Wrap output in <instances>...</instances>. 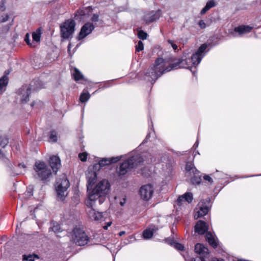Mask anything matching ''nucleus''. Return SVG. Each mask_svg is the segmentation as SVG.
Returning <instances> with one entry per match:
<instances>
[{
    "instance_id": "obj_27",
    "label": "nucleus",
    "mask_w": 261,
    "mask_h": 261,
    "mask_svg": "<svg viewBox=\"0 0 261 261\" xmlns=\"http://www.w3.org/2000/svg\"><path fill=\"white\" fill-rule=\"evenodd\" d=\"M154 233L153 228H147L143 232V237L145 239H149L152 238Z\"/></svg>"
},
{
    "instance_id": "obj_15",
    "label": "nucleus",
    "mask_w": 261,
    "mask_h": 261,
    "mask_svg": "<svg viewBox=\"0 0 261 261\" xmlns=\"http://www.w3.org/2000/svg\"><path fill=\"white\" fill-rule=\"evenodd\" d=\"M94 170H96L95 168H93V167L92 168H89L86 173V178L87 179L88 190H89L90 188H92V185L96 181L97 174Z\"/></svg>"
},
{
    "instance_id": "obj_41",
    "label": "nucleus",
    "mask_w": 261,
    "mask_h": 261,
    "mask_svg": "<svg viewBox=\"0 0 261 261\" xmlns=\"http://www.w3.org/2000/svg\"><path fill=\"white\" fill-rule=\"evenodd\" d=\"M198 25L201 29H204L206 27L205 23L202 20H201L198 22Z\"/></svg>"
},
{
    "instance_id": "obj_12",
    "label": "nucleus",
    "mask_w": 261,
    "mask_h": 261,
    "mask_svg": "<svg viewBox=\"0 0 261 261\" xmlns=\"http://www.w3.org/2000/svg\"><path fill=\"white\" fill-rule=\"evenodd\" d=\"M153 192V186L150 184L142 186L140 190L141 198L145 200H148L151 198Z\"/></svg>"
},
{
    "instance_id": "obj_33",
    "label": "nucleus",
    "mask_w": 261,
    "mask_h": 261,
    "mask_svg": "<svg viewBox=\"0 0 261 261\" xmlns=\"http://www.w3.org/2000/svg\"><path fill=\"white\" fill-rule=\"evenodd\" d=\"M147 33L144 32L143 31L141 30L138 32V38L141 39H142V40L146 39L147 38Z\"/></svg>"
},
{
    "instance_id": "obj_36",
    "label": "nucleus",
    "mask_w": 261,
    "mask_h": 261,
    "mask_svg": "<svg viewBox=\"0 0 261 261\" xmlns=\"http://www.w3.org/2000/svg\"><path fill=\"white\" fill-rule=\"evenodd\" d=\"M0 160L4 163L7 164L9 162V159L6 158L4 153L0 150Z\"/></svg>"
},
{
    "instance_id": "obj_52",
    "label": "nucleus",
    "mask_w": 261,
    "mask_h": 261,
    "mask_svg": "<svg viewBox=\"0 0 261 261\" xmlns=\"http://www.w3.org/2000/svg\"><path fill=\"white\" fill-rule=\"evenodd\" d=\"M198 141H197L196 142V143L194 144L193 147H195V148H196L198 147Z\"/></svg>"
},
{
    "instance_id": "obj_50",
    "label": "nucleus",
    "mask_w": 261,
    "mask_h": 261,
    "mask_svg": "<svg viewBox=\"0 0 261 261\" xmlns=\"http://www.w3.org/2000/svg\"><path fill=\"white\" fill-rule=\"evenodd\" d=\"M149 137H150V134H148L146 136V137L145 139V140L143 141V143H146L147 142V140L149 139Z\"/></svg>"
},
{
    "instance_id": "obj_29",
    "label": "nucleus",
    "mask_w": 261,
    "mask_h": 261,
    "mask_svg": "<svg viewBox=\"0 0 261 261\" xmlns=\"http://www.w3.org/2000/svg\"><path fill=\"white\" fill-rule=\"evenodd\" d=\"M90 98V95L88 92H83L81 94L80 100L82 102H85L88 100Z\"/></svg>"
},
{
    "instance_id": "obj_58",
    "label": "nucleus",
    "mask_w": 261,
    "mask_h": 261,
    "mask_svg": "<svg viewBox=\"0 0 261 261\" xmlns=\"http://www.w3.org/2000/svg\"><path fill=\"white\" fill-rule=\"evenodd\" d=\"M196 153H197L198 154H199V152H198V151H197L196 152V153H195V154H194V155H196Z\"/></svg>"
},
{
    "instance_id": "obj_2",
    "label": "nucleus",
    "mask_w": 261,
    "mask_h": 261,
    "mask_svg": "<svg viewBox=\"0 0 261 261\" xmlns=\"http://www.w3.org/2000/svg\"><path fill=\"white\" fill-rule=\"evenodd\" d=\"M151 155L149 153H142L141 154L133 153L128 159L122 163L119 168L117 170L118 175L123 176L125 175L130 169L137 167L142 163L149 164L153 163L152 159H149Z\"/></svg>"
},
{
    "instance_id": "obj_35",
    "label": "nucleus",
    "mask_w": 261,
    "mask_h": 261,
    "mask_svg": "<svg viewBox=\"0 0 261 261\" xmlns=\"http://www.w3.org/2000/svg\"><path fill=\"white\" fill-rule=\"evenodd\" d=\"M35 258H38V256L37 255H35L34 256L29 255L27 256L25 255H23V260H26L27 261H34V259Z\"/></svg>"
},
{
    "instance_id": "obj_57",
    "label": "nucleus",
    "mask_w": 261,
    "mask_h": 261,
    "mask_svg": "<svg viewBox=\"0 0 261 261\" xmlns=\"http://www.w3.org/2000/svg\"><path fill=\"white\" fill-rule=\"evenodd\" d=\"M34 105H35V102H33L31 103V107H34Z\"/></svg>"
},
{
    "instance_id": "obj_44",
    "label": "nucleus",
    "mask_w": 261,
    "mask_h": 261,
    "mask_svg": "<svg viewBox=\"0 0 261 261\" xmlns=\"http://www.w3.org/2000/svg\"><path fill=\"white\" fill-rule=\"evenodd\" d=\"M187 261H204V259L201 257H196L195 258H191Z\"/></svg>"
},
{
    "instance_id": "obj_53",
    "label": "nucleus",
    "mask_w": 261,
    "mask_h": 261,
    "mask_svg": "<svg viewBox=\"0 0 261 261\" xmlns=\"http://www.w3.org/2000/svg\"><path fill=\"white\" fill-rule=\"evenodd\" d=\"M112 224V222L111 221H110V222H108L107 223H106V224L108 226V227L110 226Z\"/></svg>"
},
{
    "instance_id": "obj_34",
    "label": "nucleus",
    "mask_w": 261,
    "mask_h": 261,
    "mask_svg": "<svg viewBox=\"0 0 261 261\" xmlns=\"http://www.w3.org/2000/svg\"><path fill=\"white\" fill-rule=\"evenodd\" d=\"M144 49L143 43L141 41H139L138 44L136 45V50L137 51H140Z\"/></svg>"
},
{
    "instance_id": "obj_21",
    "label": "nucleus",
    "mask_w": 261,
    "mask_h": 261,
    "mask_svg": "<svg viewBox=\"0 0 261 261\" xmlns=\"http://www.w3.org/2000/svg\"><path fill=\"white\" fill-rule=\"evenodd\" d=\"M195 251L196 253L201 256H205L208 253V249L201 244L198 243L195 245Z\"/></svg>"
},
{
    "instance_id": "obj_7",
    "label": "nucleus",
    "mask_w": 261,
    "mask_h": 261,
    "mask_svg": "<svg viewBox=\"0 0 261 261\" xmlns=\"http://www.w3.org/2000/svg\"><path fill=\"white\" fill-rule=\"evenodd\" d=\"M34 170L38 177L42 180L48 178L51 174L50 170L44 162H36Z\"/></svg>"
},
{
    "instance_id": "obj_22",
    "label": "nucleus",
    "mask_w": 261,
    "mask_h": 261,
    "mask_svg": "<svg viewBox=\"0 0 261 261\" xmlns=\"http://www.w3.org/2000/svg\"><path fill=\"white\" fill-rule=\"evenodd\" d=\"M8 84V77L4 75L0 78V94H3L6 90Z\"/></svg>"
},
{
    "instance_id": "obj_46",
    "label": "nucleus",
    "mask_w": 261,
    "mask_h": 261,
    "mask_svg": "<svg viewBox=\"0 0 261 261\" xmlns=\"http://www.w3.org/2000/svg\"><path fill=\"white\" fill-rule=\"evenodd\" d=\"M9 16L8 15H5L2 16L1 19V22H5L8 20Z\"/></svg>"
},
{
    "instance_id": "obj_47",
    "label": "nucleus",
    "mask_w": 261,
    "mask_h": 261,
    "mask_svg": "<svg viewBox=\"0 0 261 261\" xmlns=\"http://www.w3.org/2000/svg\"><path fill=\"white\" fill-rule=\"evenodd\" d=\"M25 42H27V43L30 45L31 46H33L32 44L30 43V39H29V35L28 34H27L26 35H25V39H24Z\"/></svg>"
},
{
    "instance_id": "obj_18",
    "label": "nucleus",
    "mask_w": 261,
    "mask_h": 261,
    "mask_svg": "<svg viewBox=\"0 0 261 261\" xmlns=\"http://www.w3.org/2000/svg\"><path fill=\"white\" fill-rule=\"evenodd\" d=\"M160 16V11H152L145 15L144 20L147 23H150L158 19Z\"/></svg>"
},
{
    "instance_id": "obj_25",
    "label": "nucleus",
    "mask_w": 261,
    "mask_h": 261,
    "mask_svg": "<svg viewBox=\"0 0 261 261\" xmlns=\"http://www.w3.org/2000/svg\"><path fill=\"white\" fill-rule=\"evenodd\" d=\"M166 242L173 246L177 250H182L184 248V247L182 244L175 242L173 240L170 239H167Z\"/></svg>"
},
{
    "instance_id": "obj_20",
    "label": "nucleus",
    "mask_w": 261,
    "mask_h": 261,
    "mask_svg": "<svg viewBox=\"0 0 261 261\" xmlns=\"http://www.w3.org/2000/svg\"><path fill=\"white\" fill-rule=\"evenodd\" d=\"M252 29V27L249 25H240L235 28L234 31L238 33L239 36H242L250 32Z\"/></svg>"
},
{
    "instance_id": "obj_11",
    "label": "nucleus",
    "mask_w": 261,
    "mask_h": 261,
    "mask_svg": "<svg viewBox=\"0 0 261 261\" xmlns=\"http://www.w3.org/2000/svg\"><path fill=\"white\" fill-rule=\"evenodd\" d=\"M209 211L208 207L204 200L201 201L195 210L194 218L197 219L206 215Z\"/></svg>"
},
{
    "instance_id": "obj_43",
    "label": "nucleus",
    "mask_w": 261,
    "mask_h": 261,
    "mask_svg": "<svg viewBox=\"0 0 261 261\" xmlns=\"http://www.w3.org/2000/svg\"><path fill=\"white\" fill-rule=\"evenodd\" d=\"M91 20L93 22H97L99 20V15L97 14H94L91 18Z\"/></svg>"
},
{
    "instance_id": "obj_40",
    "label": "nucleus",
    "mask_w": 261,
    "mask_h": 261,
    "mask_svg": "<svg viewBox=\"0 0 261 261\" xmlns=\"http://www.w3.org/2000/svg\"><path fill=\"white\" fill-rule=\"evenodd\" d=\"M205 6H206L208 8V9H210L211 8H213L215 6V2L213 1H210L206 3Z\"/></svg>"
},
{
    "instance_id": "obj_8",
    "label": "nucleus",
    "mask_w": 261,
    "mask_h": 261,
    "mask_svg": "<svg viewBox=\"0 0 261 261\" xmlns=\"http://www.w3.org/2000/svg\"><path fill=\"white\" fill-rule=\"evenodd\" d=\"M187 175L190 176L191 182L193 185H198L201 181V178L198 171L192 162H188L186 166Z\"/></svg>"
},
{
    "instance_id": "obj_17",
    "label": "nucleus",
    "mask_w": 261,
    "mask_h": 261,
    "mask_svg": "<svg viewBox=\"0 0 261 261\" xmlns=\"http://www.w3.org/2000/svg\"><path fill=\"white\" fill-rule=\"evenodd\" d=\"M208 229L207 224L204 221H198L195 226V231L199 234H203Z\"/></svg>"
},
{
    "instance_id": "obj_3",
    "label": "nucleus",
    "mask_w": 261,
    "mask_h": 261,
    "mask_svg": "<svg viewBox=\"0 0 261 261\" xmlns=\"http://www.w3.org/2000/svg\"><path fill=\"white\" fill-rule=\"evenodd\" d=\"M110 191V184L108 180L103 179L98 182L95 187L89 193L87 205L92 206L94 203L98 200L101 204L105 200V197Z\"/></svg>"
},
{
    "instance_id": "obj_59",
    "label": "nucleus",
    "mask_w": 261,
    "mask_h": 261,
    "mask_svg": "<svg viewBox=\"0 0 261 261\" xmlns=\"http://www.w3.org/2000/svg\"><path fill=\"white\" fill-rule=\"evenodd\" d=\"M196 153H197L198 154H199V152H198V151H197L196 152V153H195V154H194V155H196Z\"/></svg>"
},
{
    "instance_id": "obj_10",
    "label": "nucleus",
    "mask_w": 261,
    "mask_h": 261,
    "mask_svg": "<svg viewBox=\"0 0 261 261\" xmlns=\"http://www.w3.org/2000/svg\"><path fill=\"white\" fill-rule=\"evenodd\" d=\"M31 88L29 85L22 86L17 91V99L21 103H26L29 100Z\"/></svg>"
},
{
    "instance_id": "obj_13",
    "label": "nucleus",
    "mask_w": 261,
    "mask_h": 261,
    "mask_svg": "<svg viewBox=\"0 0 261 261\" xmlns=\"http://www.w3.org/2000/svg\"><path fill=\"white\" fill-rule=\"evenodd\" d=\"M121 158V156H118L109 159L103 158L99 161L98 164H95L93 166V168H95L96 170H99L100 168L103 166L118 162Z\"/></svg>"
},
{
    "instance_id": "obj_39",
    "label": "nucleus",
    "mask_w": 261,
    "mask_h": 261,
    "mask_svg": "<svg viewBox=\"0 0 261 261\" xmlns=\"http://www.w3.org/2000/svg\"><path fill=\"white\" fill-rule=\"evenodd\" d=\"M203 178L205 181H207L208 183L211 184L213 182V180L212 178L208 175L204 174L203 176Z\"/></svg>"
},
{
    "instance_id": "obj_42",
    "label": "nucleus",
    "mask_w": 261,
    "mask_h": 261,
    "mask_svg": "<svg viewBox=\"0 0 261 261\" xmlns=\"http://www.w3.org/2000/svg\"><path fill=\"white\" fill-rule=\"evenodd\" d=\"M168 43L171 45L174 50L177 49V45L175 44L172 40H168Z\"/></svg>"
},
{
    "instance_id": "obj_48",
    "label": "nucleus",
    "mask_w": 261,
    "mask_h": 261,
    "mask_svg": "<svg viewBox=\"0 0 261 261\" xmlns=\"http://www.w3.org/2000/svg\"><path fill=\"white\" fill-rule=\"evenodd\" d=\"M209 10V9H208V8L206 7V6H205L201 11L200 12V14L201 15H203L204 14H205L208 10Z\"/></svg>"
},
{
    "instance_id": "obj_38",
    "label": "nucleus",
    "mask_w": 261,
    "mask_h": 261,
    "mask_svg": "<svg viewBox=\"0 0 261 261\" xmlns=\"http://www.w3.org/2000/svg\"><path fill=\"white\" fill-rule=\"evenodd\" d=\"M33 195L32 189L29 188L27 191L24 193V197L25 198H29Z\"/></svg>"
},
{
    "instance_id": "obj_61",
    "label": "nucleus",
    "mask_w": 261,
    "mask_h": 261,
    "mask_svg": "<svg viewBox=\"0 0 261 261\" xmlns=\"http://www.w3.org/2000/svg\"><path fill=\"white\" fill-rule=\"evenodd\" d=\"M70 46V44H69L68 46V51L69 50Z\"/></svg>"
},
{
    "instance_id": "obj_16",
    "label": "nucleus",
    "mask_w": 261,
    "mask_h": 261,
    "mask_svg": "<svg viewBox=\"0 0 261 261\" xmlns=\"http://www.w3.org/2000/svg\"><path fill=\"white\" fill-rule=\"evenodd\" d=\"M49 162L53 171L56 173L61 166L60 158L56 155H53L50 158Z\"/></svg>"
},
{
    "instance_id": "obj_51",
    "label": "nucleus",
    "mask_w": 261,
    "mask_h": 261,
    "mask_svg": "<svg viewBox=\"0 0 261 261\" xmlns=\"http://www.w3.org/2000/svg\"><path fill=\"white\" fill-rule=\"evenodd\" d=\"M125 233V231H120L119 233V236H123V234H124Z\"/></svg>"
},
{
    "instance_id": "obj_32",
    "label": "nucleus",
    "mask_w": 261,
    "mask_h": 261,
    "mask_svg": "<svg viewBox=\"0 0 261 261\" xmlns=\"http://www.w3.org/2000/svg\"><path fill=\"white\" fill-rule=\"evenodd\" d=\"M49 139L52 142H56L58 140L57 133L55 131H52L50 133Z\"/></svg>"
},
{
    "instance_id": "obj_37",
    "label": "nucleus",
    "mask_w": 261,
    "mask_h": 261,
    "mask_svg": "<svg viewBox=\"0 0 261 261\" xmlns=\"http://www.w3.org/2000/svg\"><path fill=\"white\" fill-rule=\"evenodd\" d=\"M79 157L82 162H85L87 158V153L86 152L80 153Z\"/></svg>"
},
{
    "instance_id": "obj_55",
    "label": "nucleus",
    "mask_w": 261,
    "mask_h": 261,
    "mask_svg": "<svg viewBox=\"0 0 261 261\" xmlns=\"http://www.w3.org/2000/svg\"><path fill=\"white\" fill-rule=\"evenodd\" d=\"M108 227H108V225H105V226H103V228L104 229H106V230L108 229Z\"/></svg>"
},
{
    "instance_id": "obj_45",
    "label": "nucleus",
    "mask_w": 261,
    "mask_h": 261,
    "mask_svg": "<svg viewBox=\"0 0 261 261\" xmlns=\"http://www.w3.org/2000/svg\"><path fill=\"white\" fill-rule=\"evenodd\" d=\"M87 11V9H83L77 11L79 14L81 16H84L86 15V12Z\"/></svg>"
},
{
    "instance_id": "obj_26",
    "label": "nucleus",
    "mask_w": 261,
    "mask_h": 261,
    "mask_svg": "<svg viewBox=\"0 0 261 261\" xmlns=\"http://www.w3.org/2000/svg\"><path fill=\"white\" fill-rule=\"evenodd\" d=\"M42 29L41 28L37 29L36 31L32 33V38L34 41L39 42L40 40Z\"/></svg>"
},
{
    "instance_id": "obj_54",
    "label": "nucleus",
    "mask_w": 261,
    "mask_h": 261,
    "mask_svg": "<svg viewBox=\"0 0 261 261\" xmlns=\"http://www.w3.org/2000/svg\"><path fill=\"white\" fill-rule=\"evenodd\" d=\"M108 227H108V225H105V226H103V228L104 229H106V230L108 229Z\"/></svg>"
},
{
    "instance_id": "obj_49",
    "label": "nucleus",
    "mask_w": 261,
    "mask_h": 261,
    "mask_svg": "<svg viewBox=\"0 0 261 261\" xmlns=\"http://www.w3.org/2000/svg\"><path fill=\"white\" fill-rule=\"evenodd\" d=\"M209 10V9H208V8L206 7V6H205L201 11L200 12V14L201 15H203L204 14H205L208 10Z\"/></svg>"
},
{
    "instance_id": "obj_23",
    "label": "nucleus",
    "mask_w": 261,
    "mask_h": 261,
    "mask_svg": "<svg viewBox=\"0 0 261 261\" xmlns=\"http://www.w3.org/2000/svg\"><path fill=\"white\" fill-rule=\"evenodd\" d=\"M206 240L213 248L217 247L218 244L214 236L210 232L206 233L205 236Z\"/></svg>"
},
{
    "instance_id": "obj_9",
    "label": "nucleus",
    "mask_w": 261,
    "mask_h": 261,
    "mask_svg": "<svg viewBox=\"0 0 261 261\" xmlns=\"http://www.w3.org/2000/svg\"><path fill=\"white\" fill-rule=\"evenodd\" d=\"M193 199V195L191 193H186L178 197L175 204V207L177 210H181L182 207L188 206L189 204L192 201Z\"/></svg>"
},
{
    "instance_id": "obj_24",
    "label": "nucleus",
    "mask_w": 261,
    "mask_h": 261,
    "mask_svg": "<svg viewBox=\"0 0 261 261\" xmlns=\"http://www.w3.org/2000/svg\"><path fill=\"white\" fill-rule=\"evenodd\" d=\"M71 73L74 80L76 81H79L84 78L83 75L76 68H74L72 70Z\"/></svg>"
},
{
    "instance_id": "obj_6",
    "label": "nucleus",
    "mask_w": 261,
    "mask_h": 261,
    "mask_svg": "<svg viewBox=\"0 0 261 261\" xmlns=\"http://www.w3.org/2000/svg\"><path fill=\"white\" fill-rule=\"evenodd\" d=\"M72 240L77 245L84 246L87 244L89 237L83 229L75 227L73 230Z\"/></svg>"
},
{
    "instance_id": "obj_30",
    "label": "nucleus",
    "mask_w": 261,
    "mask_h": 261,
    "mask_svg": "<svg viewBox=\"0 0 261 261\" xmlns=\"http://www.w3.org/2000/svg\"><path fill=\"white\" fill-rule=\"evenodd\" d=\"M51 229L56 233L62 232L60 226L57 223L54 224L53 227L49 228V231Z\"/></svg>"
},
{
    "instance_id": "obj_62",
    "label": "nucleus",
    "mask_w": 261,
    "mask_h": 261,
    "mask_svg": "<svg viewBox=\"0 0 261 261\" xmlns=\"http://www.w3.org/2000/svg\"><path fill=\"white\" fill-rule=\"evenodd\" d=\"M256 176H261V174L256 175Z\"/></svg>"
},
{
    "instance_id": "obj_14",
    "label": "nucleus",
    "mask_w": 261,
    "mask_h": 261,
    "mask_svg": "<svg viewBox=\"0 0 261 261\" xmlns=\"http://www.w3.org/2000/svg\"><path fill=\"white\" fill-rule=\"evenodd\" d=\"M94 29L93 23L87 22L81 28V31L77 36V39L81 40L90 34Z\"/></svg>"
},
{
    "instance_id": "obj_60",
    "label": "nucleus",
    "mask_w": 261,
    "mask_h": 261,
    "mask_svg": "<svg viewBox=\"0 0 261 261\" xmlns=\"http://www.w3.org/2000/svg\"><path fill=\"white\" fill-rule=\"evenodd\" d=\"M196 153H197L198 154H199V152H198V151H197L196 152V153H195V154H194V155H196Z\"/></svg>"
},
{
    "instance_id": "obj_31",
    "label": "nucleus",
    "mask_w": 261,
    "mask_h": 261,
    "mask_svg": "<svg viewBox=\"0 0 261 261\" xmlns=\"http://www.w3.org/2000/svg\"><path fill=\"white\" fill-rule=\"evenodd\" d=\"M8 143V139L6 137L0 136V146L5 147Z\"/></svg>"
},
{
    "instance_id": "obj_28",
    "label": "nucleus",
    "mask_w": 261,
    "mask_h": 261,
    "mask_svg": "<svg viewBox=\"0 0 261 261\" xmlns=\"http://www.w3.org/2000/svg\"><path fill=\"white\" fill-rule=\"evenodd\" d=\"M117 202H118L121 206H123L127 201V197L125 195L115 197Z\"/></svg>"
},
{
    "instance_id": "obj_4",
    "label": "nucleus",
    "mask_w": 261,
    "mask_h": 261,
    "mask_svg": "<svg viewBox=\"0 0 261 261\" xmlns=\"http://www.w3.org/2000/svg\"><path fill=\"white\" fill-rule=\"evenodd\" d=\"M69 186L70 183L66 175L62 174L58 178L56 185V190L57 196L60 200H64L65 199Z\"/></svg>"
},
{
    "instance_id": "obj_5",
    "label": "nucleus",
    "mask_w": 261,
    "mask_h": 261,
    "mask_svg": "<svg viewBox=\"0 0 261 261\" xmlns=\"http://www.w3.org/2000/svg\"><path fill=\"white\" fill-rule=\"evenodd\" d=\"M75 22L72 19H67L60 25V35L64 39H68L75 31Z\"/></svg>"
},
{
    "instance_id": "obj_1",
    "label": "nucleus",
    "mask_w": 261,
    "mask_h": 261,
    "mask_svg": "<svg viewBox=\"0 0 261 261\" xmlns=\"http://www.w3.org/2000/svg\"><path fill=\"white\" fill-rule=\"evenodd\" d=\"M207 47V45L206 44H203L190 58H187L184 55L180 59H178L174 63L167 66H166V62L163 59H157L154 65L150 67L146 73L145 79L151 83H154L159 77L165 72L181 68L190 69L193 74L195 75L196 66L199 65L202 59L208 51L206 50Z\"/></svg>"
},
{
    "instance_id": "obj_19",
    "label": "nucleus",
    "mask_w": 261,
    "mask_h": 261,
    "mask_svg": "<svg viewBox=\"0 0 261 261\" xmlns=\"http://www.w3.org/2000/svg\"><path fill=\"white\" fill-rule=\"evenodd\" d=\"M87 205L90 208V210L88 211V215L89 218L94 221H99L102 218V214L98 212H96L94 209L93 208V206H90L89 205Z\"/></svg>"
},
{
    "instance_id": "obj_56",
    "label": "nucleus",
    "mask_w": 261,
    "mask_h": 261,
    "mask_svg": "<svg viewBox=\"0 0 261 261\" xmlns=\"http://www.w3.org/2000/svg\"><path fill=\"white\" fill-rule=\"evenodd\" d=\"M19 166H20H20H22L23 168H25V165H24V164H22V165L20 164V165H19Z\"/></svg>"
}]
</instances>
